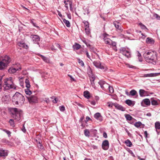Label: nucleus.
Returning <instances> with one entry per match:
<instances>
[{"mask_svg":"<svg viewBox=\"0 0 160 160\" xmlns=\"http://www.w3.org/2000/svg\"><path fill=\"white\" fill-rule=\"evenodd\" d=\"M12 101L14 104L21 106L24 103L25 98L21 93L17 92L12 96Z\"/></svg>","mask_w":160,"mask_h":160,"instance_id":"f257e3e1","label":"nucleus"},{"mask_svg":"<svg viewBox=\"0 0 160 160\" xmlns=\"http://www.w3.org/2000/svg\"><path fill=\"white\" fill-rule=\"evenodd\" d=\"M146 61L153 64H156L157 60L156 52H148L143 54Z\"/></svg>","mask_w":160,"mask_h":160,"instance_id":"f03ea898","label":"nucleus"},{"mask_svg":"<svg viewBox=\"0 0 160 160\" xmlns=\"http://www.w3.org/2000/svg\"><path fill=\"white\" fill-rule=\"evenodd\" d=\"M11 61L12 59L9 56L5 55L2 56L0 59V70L6 69Z\"/></svg>","mask_w":160,"mask_h":160,"instance_id":"7ed1b4c3","label":"nucleus"},{"mask_svg":"<svg viewBox=\"0 0 160 160\" xmlns=\"http://www.w3.org/2000/svg\"><path fill=\"white\" fill-rule=\"evenodd\" d=\"M3 87L4 90H9L11 89L15 90L17 88L16 85L13 82L12 78V77L5 79Z\"/></svg>","mask_w":160,"mask_h":160,"instance_id":"20e7f679","label":"nucleus"},{"mask_svg":"<svg viewBox=\"0 0 160 160\" xmlns=\"http://www.w3.org/2000/svg\"><path fill=\"white\" fill-rule=\"evenodd\" d=\"M110 36L107 34L104 33L103 35V39L105 43L106 44L110 45L112 46L113 49L115 51H117L116 47V42H115L112 41L109 38Z\"/></svg>","mask_w":160,"mask_h":160,"instance_id":"39448f33","label":"nucleus"},{"mask_svg":"<svg viewBox=\"0 0 160 160\" xmlns=\"http://www.w3.org/2000/svg\"><path fill=\"white\" fill-rule=\"evenodd\" d=\"M11 111L12 117L17 121H19L21 118L22 111L17 108H12L11 109Z\"/></svg>","mask_w":160,"mask_h":160,"instance_id":"423d86ee","label":"nucleus"},{"mask_svg":"<svg viewBox=\"0 0 160 160\" xmlns=\"http://www.w3.org/2000/svg\"><path fill=\"white\" fill-rule=\"evenodd\" d=\"M120 52L128 58L131 57L130 52L125 48H121L120 49Z\"/></svg>","mask_w":160,"mask_h":160,"instance_id":"0eeeda50","label":"nucleus"},{"mask_svg":"<svg viewBox=\"0 0 160 160\" xmlns=\"http://www.w3.org/2000/svg\"><path fill=\"white\" fill-rule=\"evenodd\" d=\"M28 101L31 103H36L38 102V98L36 96L32 95L28 98Z\"/></svg>","mask_w":160,"mask_h":160,"instance_id":"6e6552de","label":"nucleus"},{"mask_svg":"<svg viewBox=\"0 0 160 160\" xmlns=\"http://www.w3.org/2000/svg\"><path fill=\"white\" fill-rule=\"evenodd\" d=\"M2 102L4 104L9 103L10 100V98L8 94H4L2 96L1 99Z\"/></svg>","mask_w":160,"mask_h":160,"instance_id":"1a4fd4ad","label":"nucleus"},{"mask_svg":"<svg viewBox=\"0 0 160 160\" xmlns=\"http://www.w3.org/2000/svg\"><path fill=\"white\" fill-rule=\"evenodd\" d=\"M93 64L97 68L104 70H106V68L102 66L99 61H94L93 62Z\"/></svg>","mask_w":160,"mask_h":160,"instance_id":"9d476101","label":"nucleus"},{"mask_svg":"<svg viewBox=\"0 0 160 160\" xmlns=\"http://www.w3.org/2000/svg\"><path fill=\"white\" fill-rule=\"evenodd\" d=\"M30 37L34 43H38V42L40 41V38L38 35H32Z\"/></svg>","mask_w":160,"mask_h":160,"instance_id":"9b49d317","label":"nucleus"},{"mask_svg":"<svg viewBox=\"0 0 160 160\" xmlns=\"http://www.w3.org/2000/svg\"><path fill=\"white\" fill-rule=\"evenodd\" d=\"M109 142L107 140L104 141L102 144V148L105 150H107L109 148Z\"/></svg>","mask_w":160,"mask_h":160,"instance_id":"f8f14e48","label":"nucleus"},{"mask_svg":"<svg viewBox=\"0 0 160 160\" xmlns=\"http://www.w3.org/2000/svg\"><path fill=\"white\" fill-rule=\"evenodd\" d=\"M21 68L19 67L18 68H16L13 67L10 68L8 69V72L10 73H13L16 72L17 71L21 70Z\"/></svg>","mask_w":160,"mask_h":160,"instance_id":"ddd939ff","label":"nucleus"},{"mask_svg":"<svg viewBox=\"0 0 160 160\" xmlns=\"http://www.w3.org/2000/svg\"><path fill=\"white\" fill-rule=\"evenodd\" d=\"M145 104L147 106H149L150 105V101L148 98H146L143 100L142 102L141 103V105L142 106H145L143 104Z\"/></svg>","mask_w":160,"mask_h":160,"instance_id":"4468645a","label":"nucleus"},{"mask_svg":"<svg viewBox=\"0 0 160 160\" xmlns=\"http://www.w3.org/2000/svg\"><path fill=\"white\" fill-rule=\"evenodd\" d=\"M8 153L7 151L2 149L0 148V157H5L8 155Z\"/></svg>","mask_w":160,"mask_h":160,"instance_id":"2eb2a0df","label":"nucleus"},{"mask_svg":"<svg viewBox=\"0 0 160 160\" xmlns=\"http://www.w3.org/2000/svg\"><path fill=\"white\" fill-rule=\"evenodd\" d=\"M160 73H151L149 74H145L142 77L145 78L147 77H154L158 76Z\"/></svg>","mask_w":160,"mask_h":160,"instance_id":"dca6fc26","label":"nucleus"},{"mask_svg":"<svg viewBox=\"0 0 160 160\" xmlns=\"http://www.w3.org/2000/svg\"><path fill=\"white\" fill-rule=\"evenodd\" d=\"M146 41L148 44H153L155 43L154 40L152 38L150 37L147 38Z\"/></svg>","mask_w":160,"mask_h":160,"instance_id":"f3484780","label":"nucleus"},{"mask_svg":"<svg viewBox=\"0 0 160 160\" xmlns=\"http://www.w3.org/2000/svg\"><path fill=\"white\" fill-rule=\"evenodd\" d=\"M125 103L128 106L132 107L135 104V102L134 101H132L130 99H127L125 101Z\"/></svg>","mask_w":160,"mask_h":160,"instance_id":"a211bd4d","label":"nucleus"},{"mask_svg":"<svg viewBox=\"0 0 160 160\" xmlns=\"http://www.w3.org/2000/svg\"><path fill=\"white\" fill-rule=\"evenodd\" d=\"M114 106L115 107L118 109L121 110L122 111H124L125 110V108L122 106L121 105H119L117 103H115Z\"/></svg>","mask_w":160,"mask_h":160,"instance_id":"6ab92c4d","label":"nucleus"},{"mask_svg":"<svg viewBox=\"0 0 160 160\" xmlns=\"http://www.w3.org/2000/svg\"><path fill=\"white\" fill-rule=\"evenodd\" d=\"M94 117L97 119L99 120L100 121L102 120V116L100 113L99 112H97L95 113L94 115Z\"/></svg>","mask_w":160,"mask_h":160,"instance_id":"aec40b11","label":"nucleus"},{"mask_svg":"<svg viewBox=\"0 0 160 160\" xmlns=\"http://www.w3.org/2000/svg\"><path fill=\"white\" fill-rule=\"evenodd\" d=\"M113 24L117 29L118 30H121L122 29L120 24L118 22L115 21L113 22Z\"/></svg>","mask_w":160,"mask_h":160,"instance_id":"412c9836","label":"nucleus"},{"mask_svg":"<svg viewBox=\"0 0 160 160\" xmlns=\"http://www.w3.org/2000/svg\"><path fill=\"white\" fill-rule=\"evenodd\" d=\"M147 92L143 89H140L139 91V93L141 97H142L146 95Z\"/></svg>","mask_w":160,"mask_h":160,"instance_id":"4be33fe9","label":"nucleus"},{"mask_svg":"<svg viewBox=\"0 0 160 160\" xmlns=\"http://www.w3.org/2000/svg\"><path fill=\"white\" fill-rule=\"evenodd\" d=\"M98 83L100 86V87L101 88L103 89L104 90V85L106 84V82L102 80H100L98 82Z\"/></svg>","mask_w":160,"mask_h":160,"instance_id":"5701e85b","label":"nucleus"},{"mask_svg":"<svg viewBox=\"0 0 160 160\" xmlns=\"http://www.w3.org/2000/svg\"><path fill=\"white\" fill-rule=\"evenodd\" d=\"M18 44L20 47H22L23 48H28V46L26 45L25 44L22 42H19L18 43Z\"/></svg>","mask_w":160,"mask_h":160,"instance_id":"b1692460","label":"nucleus"},{"mask_svg":"<svg viewBox=\"0 0 160 160\" xmlns=\"http://www.w3.org/2000/svg\"><path fill=\"white\" fill-rule=\"evenodd\" d=\"M74 49L78 50L80 48L81 46L77 43H75V44L73 46Z\"/></svg>","mask_w":160,"mask_h":160,"instance_id":"393cba45","label":"nucleus"},{"mask_svg":"<svg viewBox=\"0 0 160 160\" xmlns=\"http://www.w3.org/2000/svg\"><path fill=\"white\" fill-rule=\"evenodd\" d=\"M62 20L63 22L65 23V25L67 27H70L71 25L69 22L68 21L66 20V19L64 18L62 19Z\"/></svg>","mask_w":160,"mask_h":160,"instance_id":"a878e982","label":"nucleus"},{"mask_svg":"<svg viewBox=\"0 0 160 160\" xmlns=\"http://www.w3.org/2000/svg\"><path fill=\"white\" fill-rule=\"evenodd\" d=\"M84 96L87 99H88L90 98L89 92L88 91H85L83 92Z\"/></svg>","mask_w":160,"mask_h":160,"instance_id":"bb28decb","label":"nucleus"},{"mask_svg":"<svg viewBox=\"0 0 160 160\" xmlns=\"http://www.w3.org/2000/svg\"><path fill=\"white\" fill-rule=\"evenodd\" d=\"M125 143L126 145L129 147H131L132 145V143L129 139L127 140L125 142Z\"/></svg>","mask_w":160,"mask_h":160,"instance_id":"cd10ccee","label":"nucleus"},{"mask_svg":"<svg viewBox=\"0 0 160 160\" xmlns=\"http://www.w3.org/2000/svg\"><path fill=\"white\" fill-rule=\"evenodd\" d=\"M151 103L152 105L154 106L157 105L158 104L157 101L152 98L151 99Z\"/></svg>","mask_w":160,"mask_h":160,"instance_id":"c85d7f7f","label":"nucleus"},{"mask_svg":"<svg viewBox=\"0 0 160 160\" xmlns=\"http://www.w3.org/2000/svg\"><path fill=\"white\" fill-rule=\"evenodd\" d=\"M137 94V91L134 89L132 90L130 92V96H134Z\"/></svg>","mask_w":160,"mask_h":160,"instance_id":"c756f323","label":"nucleus"},{"mask_svg":"<svg viewBox=\"0 0 160 160\" xmlns=\"http://www.w3.org/2000/svg\"><path fill=\"white\" fill-rule=\"evenodd\" d=\"M137 56L138 57L139 61L140 62H142V61L141 56V54L139 53V52L137 51L136 52Z\"/></svg>","mask_w":160,"mask_h":160,"instance_id":"7c9ffc66","label":"nucleus"},{"mask_svg":"<svg viewBox=\"0 0 160 160\" xmlns=\"http://www.w3.org/2000/svg\"><path fill=\"white\" fill-rule=\"evenodd\" d=\"M25 83L26 84V86L27 88H29L30 87V82L29 80L26 79L25 80Z\"/></svg>","mask_w":160,"mask_h":160,"instance_id":"2f4dec72","label":"nucleus"},{"mask_svg":"<svg viewBox=\"0 0 160 160\" xmlns=\"http://www.w3.org/2000/svg\"><path fill=\"white\" fill-rule=\"evenodd\" d=\"M138 25L142 29H146V30H148V29L142 23L140 22L138 23Z\"/></svg>","mask_w":160,"mask_h":160,"instance_id":"473e14b6","label":"nucleus"},{"mask_svg":"<svg viewBox=\"0 0 160 160\" xmlns=\"http://www.w3.org/2000/svg\"><path fill=\"white\" fill-rule=\"evenodd\" d=\"M9 122L12 127H15L14 122L13 119H10Z\"/></svg>","mask_w":160,"mask_h":160,"instance_id":"72a5a7b5","label":"nucleus"},{"mask_svg":"<svg viewBox=\"0 0 160 160\" xmlns=\"http://www.w3.org/2000/svg\"><path fill=\"white\" fill-rule=\"evenodd\" d=\"M142 124V123L141 122L139 121L135 122L134 124V125L135 127L138 128Z\"/></svg>","mask_w":160,"mask_h":160,"instance_id":"f704fd0d","label":"nucleus"},{"mask_svg":"<svg viewBox=\"0 0 160 160\" xmlns=\"http://www.w3.org/2000/svg\"><path fill=\"white\" fill-rule=\"evenodd\" d=\"M29 88H27L25 90V92L26 94L30 95L32 94V92L31 91H30Z\"/></svg>","mask_w":160,"mask_h":160,"instance_id":"c9c22d12","label":"nucleus"},{"mask_svg":"<svg viewBox=\"0 0 160 160\" xmlns=\"http://www.w3.org/2000/svg\"><path fill=\"white\" fill-rule=\"evenodd\" d=\"M39 55L41 57L44 61L47 62H48V60L47 58L41 54H39Z\"/></svg>","mask_w":160,"mask_h":160,"instance_id":"e433bc0d","label":"nucleus"},{"mask_svg":"<svg viewBox=\"0 0 160 160\" xmlns=\"http://www.w3.org/2000/svg\"><path fill=\"white\" fill-rule=\"evenodd\" d=\"M84 134L86 137H89L90 136V132L88 129H85L84 131Z\"/></svg>","mask_w":160,"mask_h":160,"instance_id":"4c0bfd02","label":"nucleus"},{"mask_svg":"<svg viewBox=\"0 0 160 160\" xmlns=\"http://www.w3.org/2000/svg\"><path fill=\"white\" fill-rule=\"evenodd\" d=\"M156 129H160V123L159 122H156L155 124Z\"/></svg>","mask_w":160,"mask_h":160,"instance_id":"58836bf2","label":"nucleus"},{"mask_svg":"<svg viewBox=\"0 0 160 160\" xmlns=\"http://www.w3.org/2000/svg\"><path fill=\"white\" fill-rule=\"evenodd\" d=\"M78 63L81 65L82 67H83L84 65V63L83 61L79 58L78 59Z\"/></svg>","mask_w":160,"mask_h":160,"instance_id":"ea45409f","label":"nucleus"},{"mask_svg":"<svg viewBox=\"0 0 160 160\" xmlns=\"http://www.w3.org/2000/svg\"><path fill=\"white\" fill-rule=\"evenodd\" d=\"M125 117L127 120L129 121H130L132 119V117H131L130 115L128 114H126L125 115Z\"/></svg>","mask_w":160,"mask_h":160,"instance_id":"a19ab883","label":"nucleus"},{"mask_svg":"<svg viewBox=\"0 0 160 160\" xmlns=\"http://www.w3.org/2000/svg\"><path fill=\"white\" fill-rule=\"evenodd\" d=\"M85 33L87 34L88 35L90 33L89 27H85Z\"/></svg>","mask_w":160,"mask_h":160,"instance_id":"79ce46f5","label":"nucleus"},{"mask_svg":"<svg viewBox=\"0 0 160 160\" xmlns=\"http://www.w3.org/2000/svg\"><path fill=\"white\" fill-rule=\"evenodd\" d=\"M51 98L52 99H53V100H52V102L53 103H56L58 101V99L55 96H52L51 97Z\"/></svg>","mask_w":160,"mask_h":160,"instance_id":"37998d69","label":"nucleus"},{"mask_svg":"<svg viewBox=\"0 0 160 160\" xmlns=\"http://www.w3.org/2000/svg\"><path fill=\"white\" fill-rule=\"evenodd\" d=\"M70 2H71L70 1H65L64 2V3L65 4V6L66 8L67 9H68V7L67 5L68 4H69V5Z\"/></svg>","mask_w":160,"mask_h":160,"instance_id":"c03bdc74","label":"nucleus"},{"mask_svg":"<svg viewBox=\"0 0 160 160\" xmlns=\"http://www.w3.org/2000/svg\"><path fill=\"white\" fill-rule=\"evenodd\" d=\"M19 84L22 87H24V82L23 80L21 78L19 79Z\"/></svg>","mask_w":160,"mask_h":160,"instance_id":"a18cd8bd","label":"nucleus"},{"mask_svg":"<svg viewBox=\"0 0 160 160\" xmlns=\"http://www.w3.org/2000/svg\"><path fill=\"white\" fill-rule=\"evenodd\" d=\"M108 88L109 92L111 93H112L114 92L113 88L111 86H109Z\"/></svg>","mask_w":160,"mask_h":160,"instance_id":"49530a36","label":"nucleus"},{"mask_svg":"<svg viewBox=\"0 0 160 160\" xmlns=\"http://www.w3.org/2000/svg\"><path fill=\"white\" fill-rule=\"evenodd\" d=\"M3 131L7 133V134L8 135L9 137L11 136V132L9 131L6 129H4L3 130Z\"/></svg>","mask_w":160,"mask_h":160,"instance_id":"de8ad7c7","label":"nucleus"},{"mask_svg":"<svg viewBox=\"0 0 160 160\" xmlns=\"http://www.w3.org/2000/svg\"><path fill=\"white\" fill-rule=\"evenodd\" d=\"M153 16L157 18L158 20H160V16L156 13H154L153 14Z\"/></svg>","mask_w":160,"mask_h":160,"instance_id":"09e8293b","label":"nucleus"},{"mask_svg":"<svg viewBox=\"0 0 160 160\" xmlns=\"http://www.w3.org/2000/svg\"><path fill=\"white\" fill-rule=\"evenodd\" d=\"M90 80L91 82H94L95 79V78L94 77V76H93V75H92V76L90 77Z\"/></svg>","mask_w":160,"mask_h":160,"instance_id":"8fccbe9b","label":"nucleus"},{"mask_svg":"<svg viewBox=\"0 0 160 160\" xmlns=\"http://www.w3.org/2000/svg\"><path fill=\"white\" fill-rule=\"evenodd\" d=\"M59 109L61 111L63 112L65 110V108L64 106H61L59 107Z\"/></svg>","mask_w":160,"mask_h":160,"instance_id":"3c124183","label":"nucleus"},{"mask_svg":"<svg viewBox=\"0 0 160 160\" xmlns=\"http://www.w3.org/2000/svg\"><path fill=\"white\" fill-rule=\"evenodd\" d=\"M83 22L84 23V26L85 27H89L88 22L86 21H84Z\"/></svg>","mask_w":160,"mask_h":160,"instance_id":"603ef678","label":"nucleus"},{"mask_svg":"<svg viewBox=\"0 0 160 160\" xmlns=\"http://www.w3.org/2000/svg\"><path fill=\"white\" fill-rule=\"evenodd\" d=\"M84 53L86 55L87 57L89 59H90V56L89 55L88 52L87 50H85L84 51Z\"/></svg>","mask_w":160,"mask_h":160,"instance_id":"864d4df0","label":"nucleus"},{"mask_svg":"<svg viewBox=\"0 0 160 160\" xmlns=\"http://www.w3.org/2000/svg\"><path fill=\"white\" fill-rule=\"evenodd\" d=\"M72 2H70L69 3V6H70V9L71 11H72L73 10V8L72 7Z\"/></svg>","mask_w":160,"mask_h":160,"instance_id":"5fc2aeb1","label":"nucleus"},{"mask_svg":"<svg viewBox=\"0 0 160 160\" xmlns=\"http://www.w3.org/2000/svg\"><path fill=\"white\" fill-rule=\"evenodd\" d=\"M38 147L40 149H42L43 148V147L42 144H40V145H38Z\"/></svg>","mask_w":160,"mask_h":160,"instance_id":"6e6d98bb","label":"nucleus"},{"mask_svg":"<svg viewBox=\"0 0 160 160\" xmlns=\"http://www.w3.org/2000/svg\"><path fill=\"white\" fill-rule=\"evenodd\" d=\"M103 136L105 138H107L108 137L107 134L106 132H104L103 134Z\"/></svg>","mask_w":160,"mask_h":160,"instance_id":"4d7b16f0","label":"nucleus"},{"mask_svg":"<svg viewBox=\"0 0 160 160\" xmlns=\"http://www.w3.org/2000/svg\"><path fill=\"white\" fill-rule=\"evenodd\" d=\"M91 147L94 149H96L98 148V147L94 145H92Z\"/></svg>","mask_w":160,"mask_h":160,"instance_id":"13d9d810","label":"nucleus"},{"mask_svg":"<svg viewBox=\"0 0 160 160\" xmlns=\"http://www.w3.org/2000/svg\"><path fill=\"white\" fill-rule=\"evenodd\" d=\"M144 135H145V138H147L148 133H147V132L146 131H144Z\"/></svg>","mask_w":160,"mask_h":160,"instance_id":"bf43d9fd","label":"nucleus"},{"mask_svg":"<svg viewBox=\"0 0 160 160\" xmlns=\"http://www.w3.org/2000/svg\"><path fill=\"white\" fill-rule=\"evenodd\" d=\"M90 103L92 105H95L96 104V102L94 101H91Z\"/></svg>","mask_w":160,"mask_h":160,"instance_id":"052dcab7","label":"nucleus"},{"mask_svg":"<svg viewBox=\"0 0 160 160\" xmlns=\"http://www.w3.org/2000/svg\"><path fill=\"white\" fill-rule=\"evenodd\" d=\"M45 101L47 103H48L50 102V101L48 98H45Z\"/></svg>","mask_w":160,"mask_h":160,"instance_id":"680f3d73","label":"nucleus"},{"mask_svg":"<svg viewBox=\"0 0 160 160\" xmlns=\"http://www.w3.org/2000/svg\"><path fill=\"white\" fill-rule=\"evenodd\" d=\"M91 120L90 118L89 117L87 116L86 118V122H87V121H89V120Z\"/></svg>","mask_w":160,"mask_h":160,"instance_id":"e2e57ef3","label":"nucleus"},{"mask_svg":"<svg viewBox=\"0 0 160 160\" xmlns=\"http://www.w3.org/2000/svg\"><path fill=\"white\" fill-rule=\"evenodd\" d=\"M125 93L128 96H130V93H129V92H128L127 90H126L125 91Z\"/></svg>","mask_w":160,"mask_h":160,"instance_id":"0e129e2a","label":"nucleus"},{"mask_svg":"<svg viewBox=\"0 0 160 160\" xmlns=\"http://www.w3.org/2000/svg\"><path fill=\"white\" fill-rule=\"evenodd\" d=\"M58 15L60 17H62V14H61V12L59 11H58Z\"/></svg>","mask_w":160,"mask_h":160,"instance_id":"69168bd1","label":"nucleus"},{"mask_svg":"<svg viewBox=\"0 0 160 160\" xmlns=\"http://www.w3.org/2000/svg\"><path fill=\"white\" fill-rule=\"evenodd\" d=\"M68 76L71 79H72L73 81H75V79L73 78H72V76L70 75H68Z\"/></svg>","mask_w":160,"mask_h":160,"instance_id":"338daca9","label":"nucleus"},{"mask_svg":"<svg viewBox=\"0 0 160 160\" xmlns=\"http://www.w3.org/2000/svg\"><path fill=\"white\" fill-rule=\"evenodd\" d=\"M91 82V85H92V87H94V86H95V83H94V82Z\"/></svg>","mask_w":160,"mask_h":160,"instance_id":"774afa93","label":"nucleus"}]
</instances>
